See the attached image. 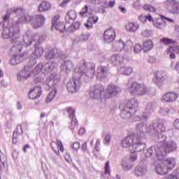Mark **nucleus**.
Wrapping results in <instances>:
<instances>
[{
	"label": "nucleus",
	"mask_w": 179,
	"mask_h": 179,
	"mask_svg": "<svg viewBox=\"0 0 179 179\" xmlns=\"http://www.w3.org/2000/svg\"><path fill=\"white\" fill-rule=\"evenodd\" d=\"M12 15H13V14L10 13V11L8 10L7 13L3 17V22H0V27H3V29L6 27L2 32V37L3 38L10 39V43L13 47L12 50L16 48L15 51L22 52L23 42H22V38H20V36L19 35L20 29L19 24H17V18L9 19Z\"/></svg>",
	"instance_id": "1"
},
{
	"label": "nucleus",
	"mask_w": 179,
	"mask_h": 179,
	"mask_svg": "<svg viewBox=\"0 0 179 179\" xmlns=\"http://www.w3.org/2000/svg\"><path fill=\"white\" fill-rule=\"evenodd\" d=\"M96 64L93 62L81 61L78 67L74 69L73 80L68 82L66 88L69 93H76L80 87V80H89L94 75Z\"/></svg>",
	"instance_id": "2"
},
{
	"label": "nucleus",
	"mask_w": 179,
	"mask_h": 179,
	"mask_svg": "<svg viewBox=\"0 0 179 179\" xmlns=\"http://www.w3.org/2000/svg\"><path fill=\"white\" fill-rule=\"evenodd\" d=\"M37 72H42L44 75H48L51 73L50 77H48L45 83L46 86L54 87L59 83L61 79V75L57 73V63L54 62H48L45 64H38L36 66Z\"/></svg>",
	"instance_id": "3"
},
{
	"label": "nucleus",
	"mask_w": 179,
	"mask_h": 179,
	"mask_svg": "<svg viewBox=\"0 0 179 179\" xmlns=\"http://www.w3.org/2000/svg\"><path fill=\"white\" fill-rule=\"evenodd\" d=\"M120 92L121 87L114 84L108 85L106 91H104V86L97 84L90 92V96L92 99H101V95L103 94L105 99H111V97L117 96Z\"/></svg>",
	"instance_id": "4"
},
{
	"label": "nucleus",
	"mask_w": 179,
	"mask_h": 179,
	"mask_svg": "<svg viewBox=\"0 0 179 179\" xmlns=\"http://www.w3.org/2000/svg\"><path fill=\"white\" fill-rule=\"evenodd\" d=\"M121 145L125 149H131L132 148L134 152H142L146 148V144L143 143L140 140L139 136H136V134H131L124 137L121 141Z\"/></svg>",
	"instance_id": "5"
},
{
	"label": "nucleus",
	"mask_w": 179,
	"mask_h": 179,
	"mask_svg": "<svg viewBox=\"0 0 179 179\" xmlns=\"http://www.w3.org/2000/svg\"><path fill=\"white\" fill-rule=\"evenodd\" d=\"M129 92L132 96H155V90L146 86L145 84H140L137 82L132 83L129 87Z\"/></svg>",
	"instance_id": "6"
},
{
	"label": "nucleus",
	"mask_w": 179,
	"mask_h": 179,
	"mask_svg": "<svg viewBox=\"0 0 179 179\" xmlns=\"http://www.w3.org/2000/svg\"><path fill=\"white\" fill-rule=\"evenodd\" d=\"M139 103L135 98L131 99L127 103L123 109L120 112V117L123 120H131L136 111Z\"/></svg>",
	"instance_id": "7"
},
{
	"label": "nucleus",
	"mask_w": 179,
	"mask_h": 179,
	"mask_svg": "<svg viewBox=\"0 0 179 179\" xmlns=\"http://www.w3.org/2000/svg\"><path fill=\"white\" fill-rule=\"evenodd\" d=\"M152 124H143L140 123L136 126L137 133L136 134V136H139V140L146 145V132H152Z\"/></svg>",
	"instance_id": "8"
},
{
	"label": "nucleus",
	"mask_w": 179,
	"mask_h": 179,
	"mask_svg": "<svg viewBox=\"0 0 179 179\" xmlns=\"http://www.w3.org/2000/svg\"><path fill=\"white\" fill-rule=\"evenodd\" d=\"M177 150V143L173 141H168L164 143L162 146H159L160 156L162 157H166L169 153L174 152Z\"/></svg>",
	"instance_id": "9"
},
{
	"label": "nucleus",
	"mask_w": 179,
	"mask_h": 179,
	"mask_svg": "<svg viewBox=\"0 0 179 179\" xmlns=\"http://www.w3.org/2000/svg\"><path fill=\"white\" fill-rule=\"evenodd\" d=\"M160 152V146H151L145 150V157H157L159 160H163Z\"/></svg>",
	"instance_id": "10"
},
{
	"label": "nucleus",
	"mask_w": 179,
	"mask_h": 179,
	"mask_svg": "<svg viewBox=\"0 0 179 179\" xmlns=\"http://www.w3.org/2000/svg\"><path fill=\"white\" fill-rule=\"evenodd\" d=\"M33 73V69H30V66H25L24 69L17 74V80L18 82H23L26 79H29Z\"/></svg>",
	"instance_id": "11"
},
{
	"label": "nucleus",
	"mask_w": 179,
	"mask_h": 179,
	"mask_svg": "<svg viewBox=\"0 0 179 179\" xmlns=\"http://www.w3.org/2000/svg\"><path fill=\"white\" fill-rule=\"evenodd\" d=\"M156 107H157L156 101H152L148 102L145 106V112L143 113V118L145 120H148L149 117L152 115V113H154L155 110H156Z\"/></svg>",
	"instance_id": "12"
},
{
	"label": "nucleus",
	"mask_w": 179,
	"mask_h": 179,
	"mask_svg": "<svg viewBox=\"0 0 179 179\" xmlns=\"http://www.w3.org/2000/svg\"><path fill=\"white\" fill-rule=\"evenodd\" d=\"M45 22V17L44 15L39 14L36 15L32 18V22L31 23V26L34 29H40V27H43V24Z\"/></svg>",
	"instance_id": "13"
},
{
	"label": "nucleus",
	"mask_w": 179,
	"mask_h": 179,
	"mask_svg": "<svg viewBox=\"0 0 179 179\" xmlns=\"http://www.w3.org/2000/svg\"><path fill=\"white\" fill-rule=\"evenodd\" d=\"M152 132L154 134H163V132H166V127H164V124L161 120H155L152 123Z\"/></svg>",
	"instance_id": "14"
},
{
	"label": "nucleus",
	"mask_w": 179,
	"mask_h": 179,
	"mask_svg": "<svg viewBox=\"0 0 179 179\" xmlns=\"http://www.w3.org/2000/svg\"><path fill=\"white\" fill-rule=\"evenodd\" d=\"M109 71L108 67L106 66H99L96 69V78L99 79V80L105 79V78L108 76V73H110Z\"/></svg>",
	"instance_id": "15"
},
{
	"label": "nucleus",
	"mask_w": 179,
	"mask_h": 179,
	"mask_svg": "<svg viewBox=\"0 0 179 179\" xmlns=\"http://www.w3.org/2000/svg\"><path fill=\"white\" fill-rule=\"evenodd\" d=\"M103 38L106 43H113L115 38V31L113 28L108 29L103 34Z\"/></svg>",
	"instance_id": "16"
},
{
	"label": "nucleus",
	"mask_w": 179,
	"mask_h": 179,
	"mask_svg": "<svg viewBox=\"0 0 179 179\" xmlns=\"http://www.w3.org/2000/svg\"><path fill=\"white\" fill-rule=\"evenodd\" d=\"M177 99H178V94H177V93L168 92L162 97V101H166V103H173V101H175Z\"/></svg>",
	"instance_id": "17"
},
{
	"label": "nucleus",
	"mask_w": 179,
	"mask_h": 179,
	"mask_svg": "<svg viewBox=\"0 0 179 179\" xmlns=\"http://www.w3.org/2000/svg\"><path fill=\"white\" fill-rule=\"evenodd\" d=\"M41 87H35L29 92L28 96L31 100H35V99H38L41 96Z\"/></svg>",
	"instance_id": "18"
},
{
	"label": "nucleus",
	"mask_w": 179,
	"mask_h": 179,
	"mask_svg": "<svg viewBox=\"0 0 179 179\" xmlns=\"http://www.w3.org/2000/svg\"><path fill=\"white\" fill-rule=\"evenodd\" d=\"M162 163H164V165L166 166V169L168 171H171L172 169H174V166H176V159L174 158H167L166 159H161Z\"/></svg>",
	"instance_id": "19"
},
{
	"label": "nucleus",
	"mask_w": 179,
	"mask_h": 179,
	"mask_svg": "<svg viewBox=\"0 0 179 179\" xmlns=\"http://www.w3.org/2000/svg\"><path fill=\"white\" fill-rule=\"evenodd\" d=\"M78 15L76 14V11L70 10L69 11L65 16V22L67 24H72L76 20V17Z\"/></svg>",
	"instance_id": "20"
},
{
	"label": "nucleus",
	"mask_w": 179,
	"mask_h": 179,
	"mask_svg": "<svg viewBox=\"0 0 179 179\" xmlns=\"http://www.w3.org/2000/svg\"><path fill=\"white\" fill-rule=\"evenodd\" d=\"M57 55H58L59 57H60V55H62V51H61V50L59 49L55 48L49 50L47 55H45V57L46 59L50 60L52 59V58H56Z\"/></svg>",
	"instance_id": "21"
},
{
	"label": "nucleus",
	"mask_w": 179,
	"mask_h": 179,
	"mask_svg": "<svg viewBox=\"0 0 179 179\" xmlns=\"http://www.w3.org/2000/svg\"><path fill=\"white\" fill-rule=\"evenodd\" d=\"M155 171L159 176H164V174H167V173H169V169H167V167L162 161L160 163L157 164Z\"/></svg>",
	"instance_id": "22"
},
{
	"label": "nucleus",
	"mask_w": 179,
	"mask_h": 179,
	"mask_svg": "<svg viewBox=\"0 0 179 179\" xmlns=\"http://www.w3.org/2000/svg\"><path fill=\"white\" fill-rule=\"evenodd\" d=\"M27 52H23L22 54H20V56L17 55H14L13 57H11L10 60V65H17L20 64L22 59L20 58H27Z\"/></svg>",
	"instance_id": "23"
},
{
	"label": "nucleus",
	"mask_w": 179,
	"mask_h": 179,
	"mask_svg": "<svg viewBox=\"0 0 179 179\" xmlns=\"http://www.w3.org/2000/svg\"><path fill=\"white\" fill-rule=\"evenodd\" d=\"M22 41L25 47L31 45V43H33V37L31 36V32L30 31H27L25 34L23 35Z\"/></svg>",
	"instance_id": "24"
},
{
	"label": "nucleus",
	"mask_w": 179,
	"mask_h": 179,
	"mask_svg": "<svg viewBox=\"0 0 179 179\" xmlns=\"http://www.w3.org/2000/svg\"><path fill=\"white\" fill-rule=\"evenodd\" d=\"M60 69L62 72H71L73 69V63L71 60H67L62 64Z\"/></svg>",
	"instance_id": "25"
},
{
	"label": "nucleus",
	"mask_w": 179,
	"mask_h": 179,
	"mask_svg": "<svg viewBox=\"0 0 179 179\" xmlns=\"http://www.w3.org/2000/svg\"><path fill=\"white\" fill-rule=\"evenodd\" d=\"M110 62L113 65L117 66V65H120V64L124 62V57L120 55H113L110 57Z\"/></svg>",
	"instance_id": "26"
},
{
	"label": "nucleus",
	"mask_w": 179,
	"mask_h": 179,
	"mask_svg": "<svg viewBox=\"0 0 179 179\" xmlns=\"http://www.w3.org/2000/svg\"><path fill=\"white\" fill-rule=\"evenodd\" d=\"M34 17L27 15H23L22 16L17 18V24L20 23H31L32 22Z\"/></svg>",
	"instance_id": "27"
},
{
	"label": "nucleus",
	"mask_w": 179,
	"mask_h": 179,
	"mask_svg": "<svg viewBox=\"0 0 179 179\" xmlns=\"http://www.w3.org/2000/svg\"><path fill=\"white\" fill-rule=\"evenodd\" d=\"M35 50L32 52V57H35V58H38V57H41L43 53L44 52V49H43V46H41L40 44L36 43L34 45Z\"/></svg>",
	"instance_id": "28"
},
{
	"label": "nucleus",
	"mask_w": 179,
	"mask_h": 179,
	"mask_svg": "<svg viewBox=\"0 0 179 179\" xmlns=\"http://www.w3.org/2000/svg\"><path fill=\"white\" fill-rule=\"evenodd\" d=\"M127 31L135 33L139 29V24L136 22H128L125 26Z\"/></svg>",
	"instance_id": "29"
},
{
	"label": "nucleus",
	"mask_w": 179,
	"mask_h": 179,
	"mask_svg": "<svg viewBox=\"0 0 179 179\" xmlns=\"http://www.w3.org/2000/svg\"><path fill=\"white\" fill-rule=\"evenodd\" d=\"M118 73L124 75V76H129V75L132 73V67L129 66L120 67V69H118Z\"/></svg>",
	"instance_id": "30"
},
{
	"label": "nucleus",
	"mask_w": 179,
	"mask_h": 179,
	"mask_svg": "<svg viewBox=\"0 0 179 179\" xmlns=\"http://www.w3.org/2000/svg\"><path fill=\"white\" fill-rule=\"evenodd\" d=\"M122 166L123 170H124L125 171H128L131 170L132 167H134V163H132V161H131L129 159L124 158L122 160Z\"/></svg>",
	"instance_id": "31"
},
{
	"label": "nucleus",
	"mask_w": 179,
	"mask_h": 179,
	"mask_svg": "<svg viewBox=\"0 0 179 179\" xmlns=\"http://www.w3.org/2000/svg\"><path fill=\"white\" fill-rule=\"evenodd\" d=\"M54 145H56L57 148H59L60 152H64V145L62 144L61 140H57V142L52 141L51 143L52 149L54 150L55 153L58 156V155H59V150L54 149Z\"/></svg>",
	"instance_id": "32"
},
{
	"label": "nucleus",
	"mask_w": 179,
	"mask_h": 179,
	"mask_svg": "<svg viewBox=\"0 0 179 179\" xmlns=\"http://www.w3.org/2000/svg\"><path fill=\"white\" fill-rule=\"evenodd\" d=\"M82 25V23L80 22H76L71 23V24L67 28L66 31H69V33H73L76 31V30H79L80 29V26Z\"/></svg>",
	"instance_id": "33"
},
{
	"label": "nucleus",
	"mask_w": 179,
	"mask_h": 179,
	"mask_svg": "<svg viewBox=\"0 0 179 179\" xmlns=\"http://www.w3.org/2000/svg\"><path fill=\"white\" fill-rule=\"evenodd\" d=\"M146 173V168L141 165L136 166L134 169V174L136 177H142Z\"/></svg>",
	"instance_id": "34"
},
{
	"label": "nucleus",
	"mask_w": 179,
	"mask_h": 179,
	"mask_svg": "<svg viewBox=\"0 0 179 179\" xmlns=\"http://www.w3.org/2000/svg\"><path fill=\"white\" fill-rule=\"evenodd\" d=\"M51 8V4L47 1H43L38 6V12H47Z\"/></svg>",
	"instance_id": "35"
},
{
	"label": "nucleus",
	"mask_w": 179,
	"mask_h": 179,
	"mask_svg": "<svg viewBox=\"0 0 179 179\" xmlns=\"http://www.w3.org/2000/svg\"><path fill=\"white\" fill-rule=\"evenodd\" d=\"M107 174L110 176L111 174V170L110 169V162H106L105 164V172L101 174V179H109Z\"/></svg>",
	"instance_id": "36"
},
{
	"label": "nucleus",
	"mask_w": 179,
	"mask_h": 179,
	"mask_svg": "<svg viewBox=\"0 0 179 179\" xmlns=\"http://www.w3.org/2000/svg\"><path fill=\"white\" fill-rule=\"evenodd\" d=\"M66 27V26L62 22H59L57 24H52V29L54 30V29H55V30H58L60 33H62V31L65 30Z\"/></svg>",
	"instance_id": "37"
},
{
	"label": "nucleus",
	"mask_w": 179,
	"mask_h": 179,
	"mask_svg": "<svg viewBox=\"0 0 179 179\" xmlns=\"http://www.w3.org/2000/svg\"><path fill=\"white\" fill-rule=\"evenodd\" d=\"M10 14L11 15H15V16H23L24 15V10L22 8H14L10 10Z\"/></svg>",
	"instance_id": "38"
},
{
	"label": "nucleus",
	"mask_w": 179,
	"mask_h": 179,
	"mask_svg": "<svg viewBox=\"0 0 179 179\" xmlns=\"http://www.w3.org/2000/svg\"><path fill=\"white\" fill-rule=\"evenodd\" d=\"M125 47V43L121 40L113 44V48L115 51H122Z\"/></svg>",
	"instance_id": "39"
},
{
	"label": "nucleus",
	"mask_w": 179,
	"mask_h": 179,
	"mask_svg": "<svg viewBox=\"0 0 179 179\" xmlns=\"http://www.w3.org/2000/svg\"><path fill=\"white\" fill-rule=\"evenodd\" d=\"M143 52H148L153 48V42L151 40H147L143 43Z\"/></svg>",
	"instance_id": "40"
},
{
	"label": "nucleus",
	"mask_w": 179,
	"mask_h": 179,
	"mask_svg": "<svg viewBox=\"0 0 179 179\" xmlns=\"http://www.w3.org/2000/svg\"><path fill=\"white\" fill-rule=\"evenodd\" d=\"M176 1V0H166V1L164 2V6L170 12Z\"/></svg>",
	"instance_id": "41"
},
{
	"label": "nucleus",
	"mask_w": 179,
	"mask_h": 179,
	"mask_svg": "<svg viewBox=\"0 0 179 179\" xmlns=\"http://www.w3.org/2000/svg\"><path fill=\"white\" fill-rule=\"evenodd\" d=\"M154 26L157 29H164L166 27V21H164L162 18L158 19L154 22Z\"/></svg>",
	"instance_id": "42"
},
{
	"label": "nucleus",
	"mask_w": 179,
	"mask_h": 179,
	"mask_svg": "<svg viewBox=\"0 0 179 179\" xmlns=\"http://www.w3.org/2000/svg\"><path fill=\"white\" fill-rule=\"evenodd\" d=\"M156 78L157 84L159 85V83L166 80V73H163L162 71H158L157 72Z\"/></svg>",
	"instance_id": "43"
},
{
	"label": "nucleus",
	"mask_w": 179,
	"mask_h": 179,
	"mask_svg": "<svg viewBox=\"0 0 179 179\" xmlns=\"http://www.w3.org/2000/svg\"><path fill=\"white\" fill-rule=\"evenodd\" d=\"M57 96V88L53 89L48 95L46 98V103H50L52 101L55 96Z\"/></svg>",
	"instance_id": "44"
},
{
	"label": "nucleus",
	"mask_w": 179,
	"mask_h": 179,
	"mask_svg": "<svg viewBox=\"0 0 179 179\" xmlns=\"http://www.w3.org/2000/svg\"><path fill=\"white\" fill-rule=\"evenodd\" d=\"M69 128H70L73 134H75V129L78 128V120L76 118L71 119Z\"/></svg>",
	"instance_id": "45"
},
{
	"label": "nucleus",
	"mask_w": 179,
	"mask_h": 179,
	"mask_svg": "<svg viewBox=\"0 0 179 179\" xmlns=\"http://www.w3.org/2000/svg\"><path fill=\"white\" fill-rule=\"evenodd\" d=\"M23 135V129L22 128V125H17L16 130L13 134V138H17L20 136Z\"/></svg>",
	"instance_id": "46"
},
{
	"label": "nucleus",
	"mask_w": 179,
	"mask_h": 179,
	"mask_svg": "<svg viewBox=\"0 0 179 179\" xmlns=\"http://www.w3.org/2000/svg\"><path fill=\"white\" fill-rule=\"evenodd\" d=\"M106 8H107V1H101L100 6L98 8L99 13H106Z\"/></svg>",
	"instance_id": "47"
},
{
	"label": "nucleus",
	"mask_w": 179,
	"mask_h": 179,
	"mask_svg": "<svg viewBox=\"0 0 179 179\" xmlns=\"http://www.w3.org/2000/svg\"><path fill=\"white\" fill-rule=\"evenodd\" d=\"M169 13L173 15H178L179 13V2L176 1L172 8H171Z\"/></svg>",
	"instance_id": "48"
},
{
	"label": "nucleus",
	"mask_w": 179,
	"mask_h": 179,
	"mask_svg": "<svg viewBox=\"0 0 179 179\" xmlns=\"http://www.w3.org/2000/svg\"><path fill=\"white\" fill-rule=\"evenodd\" d=\"M160 43H162V44H164L165 45H169V44H176V41L164 37L161 38Z\"/></svg>",
	"instance_id": "49"
},
{
	"label": "nucleus",
	"mask_w": 179,
	"mask_h": 179,
	"mask_svg": "<svg viewBox=\"0 0 179 179\" xmlns=\"http://www.w3.org/2000/svg\"><path fill=\"white\" fill-rule=\"evenodd\" d=\"M37 57H35L34 56L31 55L29 61L28 62V65H27V66H29L30 69H31V68H33V66H34V65H36V64H37Z\"/></svg>",
	"instance_id": "50"
},
{
	"label": "nucleus",
	"mask_w": 179,
	"mask_h": 179,
	"mask_svg": "<svg viewBox=\"0 0 179 179\" xmlns=\"http://www.w3.org/2000/svg\"><path fill=\"white\" fill-rule=\"evenodd\" d=\"M143 8L144 9V10H146V12H152L155 13L156 12L157 9L155 8V6L150 5V4H145L143 6Z\"/></svg>",
	"instance_id": "51"
},
{
	"label": "nucleus",
	"mask_w": 179,
	"mask_h": 179,
	"mask_svg": "<svg viewBox=\"0 0 179 179\" xmlns=\"http://www.w3.org/2000/svg\"><path fill=\"white\" fill-rule=\"evenodd\" d=\"M67 112L71 120H75V118H76V115H75L76 110L72 107H69L67 108Z\"/></svg>",
	"instance_id": "52"
},
{
	"label": "nucleus",
	"mask_w": 179,
	"mask_h": 179,
	"mask_svg": "<svg viewBox=\"0 0 179 179\" xmlns=\"http://www.w3.org/2000/svg\"><path fill=\"white\" fill-rule=\"evenodd\" d=\"M157 136L158 143H163V142H166V139H167V137L163 133H157Z\"/></svg>",
	"instance_id": "53"
},
{
	"label": "nucleus",
	"mask_w": 179,
	"mask_h": 179,
	"mask_svg": "<svg viewBox=\"0 0 179 179\" xmlns=\"http://www.w3.org/2000/svg\"><path fill=\"white\" fill-rule=\"evenodd\" d=\"M142 50H143V47L140 44H136L134 47V54H141Z\"/></svg>",
	"instance_id": "54"
},
{
	"label": "nucleus",
	"mask_w": 179,
	"mask_h": 179,
	"mask_svg": "<svg viewBox=\"0 0 179 179\" xmlns=\"http://www.w3.org/2000/svg\"><path fill=\"white\" fill-rule=\"evenodd\" d=\"M87 13H89V6L86 5L80 12V15L83 16V17H86V16H87Z\"/></svg>",
	"instance_id": "55"
},
{
	"label": "nucleus",
	"mask_w": 179,
	"mask_h": 179,
	"mask_svg": "<svg viewBox=\"0 0 179 179\" xmlns=\"http://www.w3.org/2000/svg\"><path fill=\"white\" fill-rule=\"evenodd\" d=\"M110 142H111V134L108 133L104 137L103 143L108 146V145H110Z\"/></svg>",
	"instance_id": "56"
},
{
	"label": "nucleus",
	"mask_w": 179,
	"mask_h": 179,
	"mask_svg": "<svg viewBox=\"0 0 179 179\" xmlns=\"http://www.w3.org/2000/svg\"><path fill=\"white\" fill-rule=\"evenodd\" d=\"M97 22H99V17L97 16L90 17L87 20V23H90V24L97 23Z\"/></svg>",
	"instance_id": "57"
},
{
	"label": "nucleus",
	"mask_w": 179,
	"mask_h": 179,
	"mask_svg": "<svg viewBox=\"0 0 179 179\" xmlns=\"http://www.w3.org/2000/svg\"><path fill=\"white\" fill-rule=\"evenodd\" d=\"M168 52H173L174 54H179V46H170L168 49Z\"/></svg>",
	"instance_id": "58"
},
{
	"label": "nucleus",
	"mask_w": 179,
	"mask_h": 179,
	"mask_svg": "<svg viewBox=\"0 0 179 179\" xmlns=\"http://www.w3.org/2000/svg\"><path fill=\"white\" fill-rule=\"evenodd\" d=\"M143 37L149 38L152 36V31L145 29L141 32Z\"/></svg>",
	"instance_id": "59"
},
{
	"label": "nucleus",
	"mask_w": 179,
	"mask_h": 179,
	"mask_svg": "<svg viewBox=\"0 0 179 179\" xmlns=\"http://www.w3.org/2000/svg\"><path fill=\"white\" fill-rule=\"evenodd\" d=\"M88 39H89V34H82L79 38L80 41H86Z\"/></svg>",
	"instance_id": "60"
},
{
	"label": "nucleus",
	"mask_w": 179,
	"mask_h": 179,
	"mask_svg": "<svg viewBox=\"0 0 179 179\" xmlns=\"http://www.w3.org/2000/svg\"><path fill=\"white\" fill-rule=\"evenodd\" d=\"M72 148L73 149H74V150H79L80 148V143H79V142H74L72 144Z\"/></svg>",
	"instance_id": "61"
},
{
	"label": "nucleus",
	"mask_w": 179,
	"mask_h": 179,
	"mask_svg": "<svg viewBox=\"0 0 179 179\" xmlns=\"http://www.w3.org/2000/svg\"><path fill=\"white\" fill-rule=\"evenodd\" d=\"M136 159H138V155L132 154L130 156V158L129 159V160H131V163H134V162L136 161Z\"/></svg>",
	"instance_id": "62"
},
{
	"label": "nucleus",
	"mask_w": 179,
	"mask_h": 179,
	"mask_svg": "<svg viewBox=\"0 0 179 179\" xmlns=\"http://www.w3.org/2000/svg\"><path fill=\"white\" fill-rule=\"evenodd\" d=\"M173 125L176 129H179V119H176L173 123Z\"/></svg>",
	"instance_id": "63"
},
{
	"label": "nucleus",
	"mask_w": 179,
	"mask_h": 179,
	"mask_svg": "<svg viewBox=\"0 0 179 179\" xmlns=\"http://www.w3.org/2000/svg\"><path fill=\"white\" fill-rule=\"evenodd\" d=\"M165 179H178L177 176L173 173L165 178Z\"/></svg>",
	"instance_id": "64"
}]
</instances>
